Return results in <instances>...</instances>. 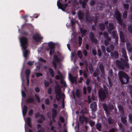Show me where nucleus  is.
<instances>
[{"label": "nucleus", "instance_id": "13d9d810", "mask_svg": "<svg viewBox=\"0 0 132 132\" xmlns=\"http://www.w3.org/2000/svg\"><path fill=\"white\" fill-rule=\"evenodd\" d=\"M83 53L85 56H87V52L86 49H84L83 51Z\"/></svg>", "mask_w": 132, "mask_h": 132}, {"label": "nucleus", "instance_id": "4c0bfd02", "mask_svg": "<svg viewBox=\"0 0 132 132\" xmlns=\"http://www.w3.org/2000/svg\"><path fill=\"white\" fill-rule=\"evenodd\" d=\"M78 43H79V46H80L81 45L82 42V37H81L80 36H79L78 37Z\"/></svg>", "mask_w": 132, "mask_h": 132}, {"label": "nucleus", "instance_id": "774afa93", "mask_svg": "<svg viewBox=\"0 0 132 132\" xmlns=\"http://www.w3.org/2000/svg\"><path fill=\"white\" fill-rule=\"evenodd\" d=\"M60 120L63 123L64 122V119L62 117L60 116Z\"/></svg>", "mask_w": 132, "mask_h": 132}, {"label": "nucleus", "instance_id": "338daca9", "mask_svg": "<svg viewBox=\"0 0 132 132\" xmlns=\"http://www.w3.org/2000/svg\"><path fill=\"white\" fill-rule=\"evenodd\" d=\"M98 55L99 56H101L102 53L101 51L99 49H97Z\"/></svg>", "mask_w": 132, "mask_h": 132}, {"label": "nucleus", "instance_id": "a18cd8bd", "mask_svg": "<svg viewBox=\"0 0 132 132\" xmlns=\"http://www.w3.org/2000/svg\"><path fill=\"white\" fill-rule=\"evenodd\" d=\"M68 3H67L64 4H61L60 6L63 8L65 9L68 6Z\"/></svg>", "mask_w": 132, "mask_h": 132}, {"label": "nucleus", "instance_id": "e2e57ef3", "mask_svg": "<svg viewBox=\"0 0 132 132\" xmlns=\"http://www.w3.org/2000/svg\"><path fill=\"white\" fill-rule=\"evenodd\" d=\"M95 4V1L93 0L91 1L90 2V4L91 6H93Z\"/></svg>", "mask_w": 132, "mask_h": 132}, {"label": "nucleus", "instance_id": "393cba45", "mask_svg": "<svg viewBox=\"0 0 132 132\" xmlns=\"http://www.w3.org/2000/svg\"><path fill=\"white\" fill-rule=\"evenodd\" d=\"M48 47L50 49H54L55 46L54 43L53 42H50L48 43Z\"/></svg>", "mask_w": 132, "mask_h": 132}, {"label": "nucleus", "instance_id": "4be33fe9", "mask_svg": "<svg viewBox=\"0 0 132 132\" xmlns=\"http://www.w3.org/2000/svg\"><path fill=\"white\" fill-rule=\"evenodd\" d=\"M98 26L99 29L101 31H103L105 30V27L104 24L100 23L98 24Z\"/></svg>", "mask_w": 132, "mask_h": 132}, {"label": "nucleus", "instance_id": "f704fd0d", "mask_svg": "<svg viewBox=\"0 0 132 132\" xmlns=\"http://www.w3.org/2000/svg\"><path fill=\"white\" fill-rule=\"evenodd\" d=\"M60 82L61 84L63 85V86L66 87L67 86L66 82L64 81L63 79V78H61L60 79Z\"/></svg>", "mask_w": 132, "mask_h": 132}, {"label": "nucleus", "instance_id": "20e7f679", "mask_svg": "<svg viewBox=\"0 0 132 132\" xmlns=\"http://www.w3.org/2000/svg\"><path fill=\"white\" fill-rule=\"evenodd\" d=\"M114 15L116 19L118 21V22L121 25H122L123 28L126 27V25L125 23H123L121 17V15L119 12L117 10L114 12Z\"/></svg>", "mask_w": 132, "mask_h": 132}, {"label": "nucleus", "instance_id": "9d476101", "mask_svg": "<svg viewBox=\"0 0 132 132\" xmlns=\"http://www.w3.org/2000/svg\"><path fill=\"white\" fill-rule=\"evenodd\" d=\"M110 55L112 58H114L115 59L118 58L119 56L118 53L117 51H115L114 53L111 52Z\"/></svg>", "mask_w": 132, "mask_h": 132}, {"label": "nucleus", "instance_id": "f03ea898", "mask_svg": "<svg viewBox=\"0 0 132 132\" xmlns=\"http://www.w3.org/2000/svg\"><path fill=\"white\" fill-rule=\"evenodd\" d=\"M120 61L119 60H116V63L119 68L121 69H123L125 68H129L130 67L129 63L125 61L124 59L121 58Z\"/></svg>", "mask_w": 132, "mask_h": 132}, {"label": "nucleus", "instance_id": "49530a36", "mask_svg": "<svg viewBox=\"0 0 132 132\" xmlns=\"http://www.w3.org/2000/svg\"><path fill=\"white\" fill-rule=\"evenodd\" d=\"M50 51L49 52V54L50 56H52L54 52V49H50Z\"/></svg>", "mask_w": 132, "mask_h": 132}, {"label": "nucleus", "instance_id": "4468645a", "mask_svg": "<svg viewBox=\"0 0 132 132\" xmlns=\"http://www.w3.org/2000/svg\"><path fill=\"white\" fill-rule=\"evenodd\" d=\"M90 108L93 111H95L96 109V104L95 102H93L90 104Z\"/></svg>", "mask_w": 132, "mask_h": 132}, {"label": "nucleus", "instance_id": "8fccbe9b", "mask_svg": "<svg viewBox=\"0 0 132 132\" xmlns=\"http://www.w3.org/2000/svg\"><path fill=\"white\" fill-rule=\"evenodd\" d=\"M35 96L36 100L39 103H40V98L39 96H38L37 94L35 95Z\"/></svg>", "mask_w": 132, "mask_h": 132}, {"label": "nucleus", "instance_id": "37998d69", "mask_svg": "<svg viewBox=\"0 0 132 132\" xmlns=\"http://www.w3.org/2000/svg\"><path fill=\"white\" fill-rule=\"evenodd\" d=\"M128 31L131 33L132 34V24L130 25L128 28Z\"/></svg>", "mask_w": 132, "mask_h": 132}, {"label": "nucleus", "instance_id": "bb28decb", "mask_svg": "<svg viewBox=\"0 0 132 132\" xmlns=\"http://www.w3.org/2000/svg\"><path fill=\"white\" fill-rule=\"evenodd\" d=\"M81 34L83 35L86 34V33L87 32V30L84 29L83 28L80 27L79 28Z\"/></svg>", "mask_w": 132, "mask_h": 132}, {"label": "nucleus", "instance_id": "864d4df0", "mask_svg": "<svg viewBox=\"0 0 132 132\" xmlns=\"http://www.w3.org/2000/svg\"><path fill=\"white\" fill-rule=\"evenodd\" d=\"M89 123L90 124V126L91 127H92L95 124V122L94 121H90L89 122Z\"/></svg>", "mask_w": 132, "mask_h": 132}, {"label": "nucleus", "instance_id": "a878e982", "mask_svg": "<svg viewBox=\"0 0 132 132\" xmlns=\"http://www.w3.org/2000/svg\"><path fill=\"white\" fill-rule=\"evenodd\" d=\"M78 16L80 20H82L83 18V14L81 11H79L78 13Z\"/></svg>", "mask_w": 132, "mask_h": 132}, {"label": "nucleus", "instance_id": "e433bc0d", "mask_svg": "<svg viewBox=\"0 0 132 132\" xmlns=\"http://www.w3.org/2000/svg\"><path fill=\"white\" fill-rule=\"evenodd\" d=\"M111 38L106 39L104 41V44L106 46H107L109 43V41L111 40Z\"/></svg>", "mask_w": 132, "mask_h": 132}, {"label": "nucleus", "instance_id": "603ef678", "mask_svg": "<svg viewBox=\"0 0 132 132\" xmlns=\"http://www.w3.org/2000/svg\"><path fill=\"white\" fill-rule=\"evenodd\" d=\"M101 48L102 52L104 53H105V48L104 45H102L101 46Z\"/></svg>", "mask_w": 132, "mask_h": 132}, {"label": "nucleus", "instance_id": "2eb2a0df", "mask_svg": "<svg viewBox=\"0 0 132 132\" xmlns=\"http://www.w3.org/2000/svg\"><path fill=\"white\" fill-rule=\"evenodd\" d=\"M69 79L70 81L72 84L74 82L76 83L77 80L76 78L74 77H73L70 73H69Z\"/></svg>", "mask_w": 132, "mask_h": 132}, {"label": "nucleus", "instance_id": "7c9ffc66", "mask_svg": "<svg viewBox=\"0 0 132 132\" xmlns=\"http://www.w3.org/2000/svg\"><path fill=\"white\" fill-rule=\"evenodd\" d=\"M49 71L50 72L51 75L52 77H53L54 76L55 73L53 69L51 68L49 69Z\"/></svg>", "mask_w": 132, "mask_h": 132}, {"label": "nucleus", "instance_id": "aec40b11", "mask_svg": "<svg viewBox=\"0 0 132 132\" xmlns=\"http://www.w3.org/2000/svg\"><path fill=\"white\" fill-rule=\"evenodd\" d=\"M95 126L96 129L99 131H100L102 130L101 129L102 127V125L101 123H97L96 124Z\"/></svg>", "mask_w": 132, "mask_h": 132}, {"label": "nucleus", "instance_id": "0eeeda50", "mask_svg": "<svg viewBox=\"0 0 132 132\" xmlns=\"http://www.w3.org/2000/svg\"><path fill=\"white\" fill-rule=\"evenodd\" d=\"M90 39L93 43H94L95 44L97 43V39L95 38L94 35L93 33L90 32L89 33Z\"/></svg>", "mask_w": 132, "mask_h": 132}, {"label": "nucleus", "instance_id": "39448f33", "mask_svg": "<svg viewBox=\"0 0 132 132\" xmlns=\"http://www.w3.org/2000/svg\"><path fill=\"white\" fill-rule=\"evenodd\" d=\"M20 41L22 48L24 50H26L27 47L28 43V39L27 38L23 36L21 37L20 39Z\"/></svg>", "mask_w": 132, "mask_h": 132}, {"label": "nucleus", "instance_id": "6e6552de", "mask_svg": "<svg viewBox=\"0 0 132 132\" xmlns=\"http://www.w3.org/2000/svg\"><path fill=\"white\" fill-rule=\"evenodd\" d=\"M115 27L113 24L111 23H109L108 25V26H107V28H108V32L110 34L111 31L114 30Z\"/></svg>", "mask_w": 132, "mask_h": 132}, {"label": "nucleus", "instance_id": "f8f14e48", "mask_svg": "<svg viewBox=\"0 0 132 132\" xmlns=\"http://www.w3.org/2000/svg\"><path fill=\"white\" fill-rule=\"evenodd\" d=\"M103 107L104 110L106 114H109L110 113V112L109 110L108 106L105 104L103 103L102 105Z\"/></svg>", "mask_w": 132, "mask_h": 132}, {"label": "nucleus", "instance_id": "0e129e2a", "mask_svg": "<svg viewBox=\"0 0 132 132\" xmlns=\"http://www.w3.org/2000/svg\"><path fill=\"white\" fill-rule=\"evenodd\" d=\"M37 132H45V129L44 128H42L39 129Z\"/></svg>", "mask_w": 132, "mask_h": 132}, {"label": "nucleus", "instance_id": "f3484780", "mask_svg": "<svg viewBox=\"0 0 132 132\" xmlns=\"http://www.w3.org/2000/svg\"><path fill=\"white\" fill-rule=\"evenodd\" d=\"M119 36L121 42L124 43L125 42L123 32L120 31L119 32Z\"/></svg>", "mask_w": 132, "mask_h": 132}, {"label": "nucleus", "instance_id": "680f3d73", "mask_svg": "<svg viewBox=\"0 0 132 132\" xmlns=\"http://www.w3.org/2000/svg\"><path fill=\"white\" fill-rule=\"evenodd\" d=\"M35 92L37 93H39L40 91L39 88L37 87L35 88Z\"/></svg>", "mask_w": 132, "mask_h": 132}, {"label": "nucleus", "instance_id": "72a5a7b5", "mask_svg": "<svg viewBox=\"0 0 132 132\" xmlns=\"http://www.w3.org/2000/svg\"><path fill=\"white\" fill-rule=\"evenodd\" d=\"M61 92L59 93L58 94H56V98L57 101L59 100V99H61L62 98V96L61 94Z\"/></svg>", "mask_w": 132, "mask_h": 132}, {"label": "nucleus", "instance_id": "ddd939ff", "mask_svg": "<svg viewBox=\"0 0 132 132\" xmlns=\"http://www.w3.org/2000/svg\"><path fill=\"white\" fill-rule=\"evenodd\" d=\"M87 120V118L84 116H80L79 117V121L80 123L81 124H83L84 121Z\"/></svg>", "mask_w": 132, "mask_h": 132}, {"label": "nucleus", "instance_id": "a211bd4d", "mask_svg": "<svg viewBox=\"0 0 132 132\" xmlns=\"http://www.w3.org/2000/svg\"><path fill=\"white\" fill-rule=\"evenodd\" d=\"M28 109V108L27 106L26 105H24L23 106V110H22V113L24 116H25L26 115Z\"/></svg>", "mask_w": 132, "mask_h": 132}, {"label": "nucleus", "instance_id": "79ce46f5", "mask_svg": "<svg viewBox=\"0 0 132 132\" xmlns=\"http://www.w3.org/2000/svg\"><path fill=\"white\" fill-rule=\"evenodd\" d=\"M30 71L29 69H27L26 70L25 72L26 77H29L30 73Z\"/></svg>", "mask_w": 132, "mask_h": 132}, {"label": "nucleus", "instance_id": "412c9836", "mask_svg": "<svg viewBox=\"0 0 132 132\" xmlns=\"http://www.w3.org/2000/svg\"><path fill=\"white\" fill-rule=\"evenodd\" d=\"M118 108L121 114L123 115L124 114V112L123 108L121 105H120L118 106Z\"/></svg>", "mask_w": 132, "mask_h": 132}, {"label": "nucleus", "instance_id": "c85d7f7f", "mask_svg": "<svg viewBox=\"0 0 132 132\" xmlns=\"http://www.w3.org/2000/svg\"><path fill=\"white\" fill-rule=\"evenodd\" d=\"M26 101L27 103H30L33 102L34 101V100L33 98L32 97H30L27 99L26 100Z\"/></svg>", "mask_w": 132, "mask_h": 132}, {"label": "nucleus", "instance_id": "dca6fc26", "mask_svg": "<svg viewBox=\"0 0 132 132\" xmlns=\"http://www.w3.org/2000/svg\"><path fill=\"white\" fill-rule=\"evenodd\" d=\"M126 46L127 50L128 51L131 52L132 51V49L131 46V44L129 41H128L126 43Z\"/></svg>", "mask_w": 132, "mask_h": 132}, {"label": "nucleus", "instance_id": "cd10ccee", "mask_svg": "<svg viewBox=\"0 0 132 132\" xmlns=\"http://www.w3.org/2000/svg\"><path fill=\"white\" fill-rule=\"evenodd\" d=\"M86 20L89 22L92 21L93 19L92 18L90 17L89 14H87L86 16Z\"/></svg>", "mask_w": 132, "mask_h": 132}, {"label": "nucleus", "instance_id": "423d86ee", "mask_svg": "<svg viewBox=\"0 0 132 132\" xmlns=\"http://www.w3.org/2000/svg\"><path fill=\"white\" fill-rule=\"evenodd\" d=\"M33 39L37 42H39L43 39V37L37 33L34 35L33 36Z\"/></svg>", "mask_w": 132, "mask_h": 132}, {"label": "nucleus", "instance_id": "f257e3e1", "mask_svg": "<svg viewBox=\"0 0 132 132\" xmlns=\"http://www.w3.org/2000/svg\"><path fill=\"white\" fill-rule=\"evenodd\" d=\"M118 75L119 79L122 84H126L129 82L130 77L125 72L119 71Z\"/></svg>", "mask_w": 132, "mask_h": 132}, {"label": "nucleus", "instance_id": "5701e85b", "mask_svg": "<svg viewBox=\"0 0 132 132\" xmlns=\"http://www.w3.org/2000/svg\"><path fill=\"white\" fill-rule=\"evenodd\" d=\"M127 117H121V121L123 124L125 125H127V120L126 119H127Z\"/></svg>", "mask_w": 132, "mask_h": 132}, {"label": "nucleus", "instance_id": "58836bf2", "mask_svg": "<svg viewBox=\"0 0 132 132\" xmlns=\"http://www.w3.org/2000/svg\"><path fill=\"white\" fill-rule=\"evenodd\" d=\"M87 90L89 94L90 93L92 90V86L91 85L88 86L87 87Z\"/></svg>", "mask_w": 132, "mask_h": 132}, {"label": "nucleus", "instance_id": "09e8293b", "mask_svg": "<svg viewBox=\"0 0 132 132\" xmlns=\"http://www.w3.org/2000/svg\"><path fill=\"white\" fill-rule=\"evenodd\" d=\"M77 54L80 59H81L82 57V55L81 54V51L80 50L78 51L77 52Z\"/></svg>", "mask_w": 132, "mask_h": 132}, {"label": "nucleus", "instance_id": "69168bd1", "mask_svg": "<svg viewBox=\"0 0 132 132\" xmlns=\"http://www.w3.org/2000/svg\"><path fill=\"white\" fill-rule=\"evenodd\" d=\"M113 75V73L112 71V70H110L109 72V76L110 77H112Z\"/></svg>", "mask_w": 132, "mask_h": 132}, {"label": "nucleus", "instance_id": "3c124183", "mask_svg": "<svg viewBox=\"0 0 132 132\" xmlns=\"http://www.w3.org/2000/svg\"><path fill=\"white\" fill-rule=\"evenodd\" d=\"M76 96L78 97H79L80 96V94L79 90L78 89L76 90Z\"/></svg>", "mask_w": 132, "mask_h": 132}, {"label": "nucleus", "instance_id": "6e6d98bb", "mask_svg": "<svg viewBox=\"0 0 132 132\" xmlns=\"http://www.w3.org/2000/svg\"><path fill=\"white\" fill-rule=\"evenodd\" d=\"M39 15V14H34L32 17L30 16V18H32V17H33V18H38Z\"/></svg>", "mask_w": 132, "mask_h": 132}, {"label": "nucleus", "instance_id": "ea45409f", "mask_svg": "<svg viewBox=\"0 0 132 132\" xmlns=\"http://www.w3.org/2000/svg\"><path fill=\"white\" fill-rule=\"evenodd\" d=\"M25 51L23 53V55L24 57L26 58L28 56V54L29 51L26 50H24Z\"/></svg>", "mask_w": 132, "mask_h": 132}, {"label": "nucleus", "instance_id": "4d7b16f0", "mask_svg": "<svg viewBox=\"0 0 132 132\" xmlns=\"http://www.w3.org/2000/svg\"><path fill=\"white\" fill-rule=\"evenodd\" d=\"M44 86L45 87H47L49 86L50 84L49 82H48L44 81Z\"/></svg>", "mask_w": 132, "mask_h": 132}, {"label": "nucleus", "instance_id": "de8ad7c7", "mask_svg": "<svg viewBox=\"0 0 132 132\" xmlns=\"http://www.w3.org/2000/svg\"><path fill=\"white\" fill-rule=\"evenodd\" d=\"M108 121L109 124H111L113 123V121L111 118H109L108 119Z\"/></svg>", "mask_w": 132, "mask_h": 132}, {"label": "nucleus", "instance_id": "c03bdc74", "mask_svg": "<svg viewBox=\"0 0 132 132\" xmlns=\"http://www.w3.org/2000/svg\"><path fill=\"white\" fill-rule=\"evenodd\" d=\"M89 70L90 72L92 71V72L93 71V68L92 64L90 63H89Z\"/></svg>", "mask_w": 132, "mask_h": 132}, {"label": "nucleus", "instance_id": "b1692460", "mask_svg": "<svg viewBox=\"0 0 132 132\" xmlns=\"http://www.w3.org/2000/svg\"><path fill=\"white\" fill-rule=\"evenodd\" d=\"M52 118H56L57 114L56 110L54 108H53L52 109Z\"/></svg>", "mask_w": 132, "mask_h": 132}, {"label": "nucleus", "instance_id": "9b49d317", "mask_svg": "<svg viewBox=\"0 0 132 132\" xmlns=\"http://www.w3.org/2000/svg\"><path fill=\"white\" fill-rule=\"evenodd\" d=\"M55 93V94L61 92V88L60 86L58 84L55 85L54 87Z\"/></svg>", "mask_w": 132, "mask_h": 132}, {"label": "nucleus", "instance_id": "bf43d9fd", "mask_svg": "<svg viewBox=\"0 0 132 132\" xmlns=\"http://www.w3.org/2000/svg\"><path fill=\"white\" fill-rule=\"evenodd\" d=\"M52 92V89L51 87H50L47 90V92L49 94H51Z\"/></svg>", "mask_w": 132, "mask_h": 132}, {"label": "nucleus", "instance_id": "a19ab883", "mask_svg": "<svg viewBox=\"0 0 132 132\" xmlns=\"http://www.w3.org/2000/svg\"><path fill=\"white\" fill-rule=\"evenodd\" d=\"M127 12L126 11H125L123 13V19H126L127 17Z\"/></svg>", "mask_w": 132, "mask_h": 132}, {"label": "nucleus", "instance_id": "c9c22d12", "mask_svg": "<svg viewBox=\"0 0 132 132\" xmlns=\"http://www.w3.org/2000/svg\"><path fill=\"white\" fill-rule=\"evenodd\" d=\"M123 6L125 9L127 11L128 10L129 5L128 4L125 3L123 4Z\"/></svg>", "mask_w": 132, "mask_h": 132}, {"label": "nucleus", "instance_id": "2f4dec72", "mask_svg": "<svg viewBox=\"0 0 132 132\" xmlns=\"http://www.w3.org/2000/svg\"><path fill=\"white\" fill-rule=\"evenodd\" d=\"M103 35L105 39L110 38H111L109 37V35L106 31H104L103 33Z\"/></svg>", "mask_w": 132, "mask_h": 132}, {"label": "nucleus", "instance_id": "473e14b6", "mask_svg": "<svg viewBox=\"0 0 132 132\" xmlns=\"http://www.w3.org/2000/svg\"><path fill=\"white\" fill-rule=\"evenodd\" d=\"M53 59L54 60L57 62H59L60 61V60L58 56L56 55H53Z\"/></svg>", "mask_w": 132, "mask_h": 132}, {"label": "nucleus", "instance_id": "052dcab7", "mask_svg": "<svg viewBox=\"0 0 132 132\" xmlns=\"http://www.w3.org/2000/svg\"><path fill=\"white\" fill-rule=\"evenodd\" d=\"M22 34L26 36H28L29 35V31H25L22 32Z\"/></svg>", "mask_w": 132, "mask_h": 132}, {"label": "nucleus", "instance_id": "5fc2aeb1", "mask_svg": "<svg viewBox=\"0 0 132 132\" xmlns=\"http://www.w3.org/2000/svg\"><path fill=\"white\" fill-rule=\"evenodd\" d=\"M36 76L37 77H39L40 76H43V74L37 72L36 73Z\"/></svg>", "mask_w": 132, "mask_h": 132}, {"label": "nucleus", "instance_id": "7ed1b4c3", "mask_svg": "<svg viewBox=\"0 0 132 132\" xmlns=\"http://www.w3.org/2000/svg\"><path fill=\"white\" fill-rule=\"evenodd\" d=\"M98 94L100 98L102 101H103L105 98H107L109 96L108 91L105 88L104 89H100L98 92Z\"/></svg>", "mask_w": 132, "mask_h": 132}, {"label": "nucleus", "instance_id": "1a4fd4ad", "mask_svg": "<svg viewBox=\"0 0 132 132\" xmlns=\"http://www.w3.org/2000/svg\"><path fill=\"white\" fill-rule=\"evenodd\" d=\"M121 51L122 54V56L124 57L126 61H128V59L127 56L126 52L125 49L122 48L121 49Z\"/></svg>", "mask_w": 132, "mask_h": 132}, {"label": "nucleus", "instance_id": "c756f323", "mask_svg": "<svg viewBox=\"0 0 132 132\" xmlns=\"http://www.w3.org/2000/svg\"><path fill=\"white\" fill-rule=\"evenodd\" d=\"M79 2L80 4H82V8L83 9L85 8L86 6L87 2L84 1H79Z\"/></svg>", "mask_w": 132, "mask_h": 132}, {"label": "nucleus", "instance_id": "6ab92c4d", "mask_svg": "<svg viewBox=\"0 0 132 132\" xmlns=\"http://www.w3.org/2000/svg\"><path fill=\"white\" fill-rule=\"evenodd\" d=\"M99 68L101 70V73L103 75L105 74V72L104 71V65L103 64L101 63L99 65Z\"/></svg>", "mask_w": 132, "mask_h": 132}]
</instances>
